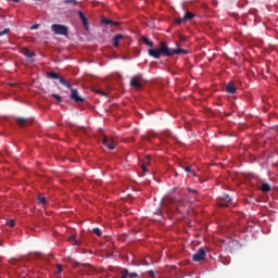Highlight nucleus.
<instances>
[{
  "mask_svg": "<svg viewBox=\"0 0 278 278\" xmlns=\"http://www.w3.org/2000/svg\"><path fill=\"white\" fill-rule=\"evenodd\" d=\"M148 53L151 58H154L155 60H160V55L170 58V51L168 50V45H166V41L160 42V49H149Z\"/></svg>",
  "mask_w": 278,
  "mask_h": 278,
  "instance_id": "1",
  "label": "nucleus"
},
{
  "mask_svg": "<svg viewBox=\"0 0 278 278\" xmlns=\"http://www.w3.org/2000/svg\"><path fill=\"white\" fill-rule=\"evenodd\" d=\"M51 31H53L55 36H66L68 34V27L62 24H52Z\"/></svg>",
  "mask_w": 278,
  "mask_h": 278,
  "instance_id": "2",
  "label": "nucleus"
},
{
  "mask_svg": "<svg viewBox=\"0 0 278 278\" xmlns=\"http://www.w3.org/2000/svg\"><path fill=\"white\" fill-rule=\"evenodd\" d=\"M143 81L144 78H142V75L138 74L131 77L129 86L130 88H135V90H140V88H142Z\"/></svg>",
  "mask_w": 278,
  "mask_h": 278,
  "instance_id": "3",
  "label": "nucleus"
},
{
  "mask_svg": "<svg viewBox=\"0 0 278 278\" xmlns=\"http://www.w3.org/2000/svg\"><path fill=\"white\" fill-rule=\"evenodd\" d=\"M15 122L17 127H29V125L34 124V119L25 118V117H16Z\"/></svg>",
  "mask_w": 278,
  "mask_h": 278,
  "instance_id": "4",
  "label": "nucleus"
},
{
  "mask_svg": "<svg viewBox=\"0 0 278 278\" xmlns=\"http://www.w3.org/2000/svg\"><path fill=\"white\" fill-rule=\"evenodd\" d=\"M102 144H104V147H108V149H110V151H114V149L116 148V141H114V139L104 136L102 139Z\"/></svg>",
  "mask_w": 278,
  "mask_h": 278,
  "instance_id": "5",
  "label": "nucleus"
},
{
  "mask_svg": "<svg viewBox=\"0 0 278 278\" xmlns=\"http://www.w3.org/2000/svg\"><path fill=\"white\" fill-rule=\"evenodd\" d=\"M193 262H202L205 260V249L200 248L195 254L192 256Z\"/></svg>",
  "mask_w": 278,
  "mask_h": 278,
  "instance_id": "6",
  "label": "nucleus"
},
{
  "mask_svg": "<svg viewBox=\"0 0 278 278\" xmlns=\"http://www.w3.org/2000/svg\"><path fill=\"white\" fill-rule=\"evenodd\" d=\"M168 51H169V58L175 54L176 55H187V53H188V50H185L181 48H176V49L168 48Z\"/></svg>",
  "mask_w": 278,
  "mask_h": 278,
  "instance_id": "7",
  "label": "nucleus"
},
{
  "mask_svg": "<svg viewBox=\"0 0 278 278\" xmlns=\"http://www.w3.org/2000/svg\"><path fill=\"white\" fill-rule=\"evenodd\" d=\"M71 99L75 101V103H84V98L79 97L77 89H71Z\"/></svg>",
  "mask_w": 278,
  "mask_h": 278,
  "instance_id": "8",
  "label": "nucleus"
},
{
  "mask_svg": "<svg viewBox=\"0 0 278 278\" xmlns=\"http://www.w3.org/2000/svg\"><path fill=\"white\" fill-rule=\"evenodd\" d=\"M236 85L233 84V81H229L227 85H226V92H228V94H236Z\"/></svg>",
  "mask_w": 278,
  "mask_h": 278,
  "instance_id": "9",
  "label": "nucleus"
},
{
  "mask_svg": "<svg viewBox=\"0 0 278 278\" xmlns=\"http://www.w3.org/2000/svg\"><path fill=\"white\" fill-rule=\"evenodd\" d=\"M101 23H103V25H115V27H118V25H121V22H114L105 16L101 17Z\"/></svg>",
  "mask_w": 278,
  "mask_h": 278,
  "instance_id": "10",
  "label": "nucleus"
},
{
  "mask_svg": "<svg viewBox=\"0 0 278 278\" xmlns=\"http://www.w3.org/2000/svg\"><path fill=\"white\" fill-rule=\"evenodd\" d=\"M77 14L83 23V26L85 27V29H88V18L86 17V15L84 14V12L81 11H77Z\"/></svg>",
  "mask_w": 278,
  "mask_h": 278,
  "instance_id": "11",
  "label": "nucleus"
},
{
  "mask_svg": "<svg viewBox=\"0 0 278 278\" xmlns=\"http://www.w3.org/2000/svg\"><path fill=\"white\" fill-rule=\"evenodd\" d=\"M197 16V14L190 12V11H186L185 15L182 16V21H192V18H194Z\"/></svg>",
  "mask_w": 278,
  "mask_h": 278,
  "instance_id": "12",
  "label": "nucleus"
},
{
  "mask_svg": "<svg viewBox=\"0 0 278 278\" xmlns=\"http://www.w3.org/2000/svg\"><path fill=\"white\" fill-rule=\"evenodd\" d=\"M125 37L122 34H117L114 38H113V47H118L121 40H123Z\"/></svg>",
  "mask_w": 278,
  "mask_h": 278,
  "instance_id": "13",
  "label": "nucleus"
},
{
  "mask_svg": "<svg viewBox=\"0 0 278 278\" xmlns=\"http://www.w3.org/2000/svg\"><path fill=\"white\" fill-rule=\"evenodd\" d=\"M219 201H224L225 203H231V197L227 193H223L218 197Z\"/></svg>",
  "mask_w": 278,
  "mask_h": 278,
  "instance_id": "14",
  "label": "nucleus"
},
{
  "mask_svg": "<svg viewBox=\"0 0 278 278\" xmlns=\"http://www.w3.org/2000/svg\"><path fill=\"white\" fill-rule=\"evenodd\" d=\"M68 242H74L75 247H80L81 241L77 240V237L75 235L68 237Z\"/></svg>",
  "mask_w": 278,
  "mask_h": 278,
  "instance_id": "15",
  "label": "nucleus"
},
{
  "mask_svg": "<svg viewBox=\"0 0 278 278\" xmlns=\"http://www.w3.org/2000/svg\"><path fill=\"white\" fill-rule=\"evenodd\" d=\"M23 55H25V58H34V55H36V53H34V51H30L28 48H24Z\"/></svg>",
  "mask_w": 278,
  "mask_h": 278,
  "instance_id": "16",
  "label": "nucleus"
},
{
  "mask_svg": "<svg viewBox=\"0 0 278 278\" xmlns=\"http://www.w3.org/2000/svg\"><path fill=\"white\" fill-rule=\"evenodd\" d=\"M141 41L143 45H147V47H150L151 49H153V42L151 40H149V38L141 37Z\"/></svg>",
  "mask_w": 278,
  "mask_h": 278,
  "instance_id": "17",
  "label": "nucleus"
},
{
  "mask_svg": "<svg viewBox=\"0 0 278 278\" xmlns=\"http://www.w3.org/2000/svg\"><path fill=\"white\" fill-rule=\"evenodd\" d=\"M47 77H49L50 79H60V74H58L55 72H49L47 74Z\"/></svg>",
  "mask_w": 278,
  "mask_h": 278,
  "instance_id": "18",
  "label": "nucleus"
},
{
  "mask_svg": "<svg viewBox=\"0 0 278 278\" xmlns=\"http://www.w3.org/2000/svg\"><path fill=\"white\" fill-rule=\"evenodd\" d=\"M167 203H182V201L173 197V195H170V197L167 198Z\"/></svg>",
  "mask_w": 278,
  "mask_h": 278,
  "instance_id": "19",
  "label": "nucleus"
},
{
  "mask_svg": "<svg viewBox=\"0 0 278 278\" xmlns=\"http://www.w3.org/2000/svg\"><path fill=\"white\" fill-rule=\"evenodd\" d=\"M60 84H62V86H65V88H68L71 90V84H68V81H66V79L60 77L58 78Z\"/></svg>",
  "mask_w": 278,
  "mask_h": 278,
  "instance_id": "20",
  "label": "nucleus"
},
{
  "mask_svg": "<svg viewBox=\"0 0 278 278\" xmlns=\"http://www.w3.org/2000/svg\"><path fill=\"white\" fill-rule=\"evenodd\" d=\"M261 190H262V192H270V185L264 182V184L261 186Z\"/></svg>",
  "mask_w": 278,
  "mask_h": 278,
  "instance_id": "21",
  "label": "nucleus"
},
{
  "mask_svg": "<svg viewBox=\"0 0 278 278\" xmlns=\"http://www.w3.org/2000/svg\"><path fill=\"white\" fill-rule=\"evenodd\" d=\"M37 199L39 203H41V205H45V203H47V199L42 194H39Z\"/></svg>",
  "mask_w": 278,
  "mask_h": 278,
  "instance_id": "22",
  "label": "nucleus"
},
{
  "mask_svg": "<svg viewBox=\"0 0 278 278\" xmlns=\"http://www.w3.org/2000/svg\"><path fill=\"white\" fill-rule=\"evenodd\" d=\"M93 233H96V236H98V238H101L103 236V232H101V229H99V228H93Z\"/></svg>",
  "mask_w": 278,
  "mask_h": 278,
  "instance_id": "23",
  "label": "nucleus"
},
{
  "mask_svg": "<svg viewBox=\"0 0 278 278\" xmlns=\"http://www.w3.org/2000/svg\"><path fill=\"white\" fill-rule=\"evenodd\" d=\"M127 277H129V269H124L121 278H127Z\"/></svg>",
  "mask_w": 278,
  "mask_h": 278,
  "instance_id": "24",
  "label": "nucleus"
},
{
  "mask_svg": "<svg viewBox=\"0 0 278 278\" xmlns=\"http://www.w3.org/2000/svg\"><path fill=\"white\" fill-rule=\"evenodd\" d=\"M97 94H101V97H108V93L101 89L96 90Z\"/></svg>",
  "mask_w": 278,
  "mask_h": 278,
  "instance_id": "25",
  "label": "nucleus"
},
{
  "mask_svg": "<svg viewBox=\"0 0 278 278\" xmlns=\"http://www.w3.org/2000/svg\"><path fill=\"white\" fill-rule=\"evenodd\" d=\"M52 97L58 100L59 103H62V97L58 96V93H52Z\"/></svg>",
  "mask_w": 278,
  "mask_h": 278,
  "instance_id": "26",
  "label": "nucleus"
},
{
  "mask_svg": "<svg viewBox=\"0 0 278 278\" xmlns=\"http://www.w3.org/2000/svg\"><path fill=\"white\" fill-rule=\"evenodd\" d=\"M229 202H218L217 203V205L219 206V207H229V204H228Z\"/></svg>",
  "mask_w": 278,
  "mask_h": 278,
  "instance_id": "27",
  "label": "nucleus"
},
{
  "mask_svg": "<svg viewBox=\"0 0 278 278\" xmlns=\"http://www.w3.org/2000/svg\"><path fill=\"white\" fill-rule=\"evenodd\" d=\"M65 4L72 3L73 5H77V0H64Z\"/></svg>",
  "mask_w": 278,
  "mask_h": 278,
  "instance_id": "28",
  "label": "nucleus"
},
{
  "mask_svg": "<svg viewBox=\"0 0 278 278\" xmlns=\"http://www.w3.org/2000/svg\"><path fill=\"white\" fill-rule=\"evenodd\" d=\"M5 34H10V28H4L3 30H0V36H5Z\"/></svg>",
  "mask_w": 278,
  "mask_h": 278,
  "instance_id": "29",
  "label": "nucleus"
},
{
  "mask_svg": "<svg viewBox=\"0 0 278 278\" xmlns=\"http://www.w3.org/2000/svg\"><path fill=\"white\" fill-rule=\"evenodd\" d=\"M8 227H14L16 224L14 223V219H10L7 222Z\"/></svg>",
  "mask_w": 278,
  "mask_h": 278,
  "instance_id": "30",
  "label": "nucleus"
},
{
  "mask_svg": "<svg viewBox=\"0 0 278 278\" xmlns=\"http://www.w3.org/2000/svg\"><path fill=\"white\" fill-rule=\"evenodd\" d=\"M181 23H186V20H184V17L176 18L177 25H181Z\"/></svg>",
  "mask_w": 278,
  "mask_h": 278,
  "instance_id": "31",
  "label": "nucleus"
},
{
  "mask_svg": "<svg viewBox=\"0 0 278 278\" xmlns=\"http://www.w3.org/2000/svg\"><path fill=\"white\" fill-rule=\"evenodd\" d=\"M222 263H223L225 266H227V265H229L230 261L227 260V258H223V260H222Z\"/></svg>",
  "mask_w": 278,
  "mask_h": 278,
  "instance_id": "32",
  "label": "nucleus"
},
{
  "mask_svg": "<svg viewBox=\"0 0 278 278\" xmlns=\"http://www.w3.org/2000/svg\"><path fill=\"white\" fill-rule=\"evenodd\" d=\"M128 277H138V274L137 273H129L128 271Z\"/></svg>",
  "mask_w": 278,
  "mask_h": 278,
  "instance_id": "33",
  "label": "nucleus"
},
{
  "mask_svg": "<svg viewBox=\"0 0 278 278\" xmlns=\"http://www.w3.org/2000/svg\"><path fill=\"white\" fill-rule=\"evenodd\" d=\"M38 27H40V24H35V25L30 26V29H38Z\"/></svg>",
  "mask_w": 278,
  "mask_h": 278,
  "instance_id": "34",
  "label": "nucleus"
},
{
  "mask_svg": "<svg viewBox=\"0 0 278 278\" xmlns=\"http://www.w3.org/2000/svg\"><path fill=\"white\" fill-rule=\"evenodd\" d=\"M184 168H185L186 173H190V170H191L190 166H187V167H184Z\"/></svg>",
  "mask_w": 278,
  "mask_h": 278,
  "instance_id": "35",
  "label": "nucleus"
},
{
  "mask_svg": "<svg viewBox=\"0 0 278 278\" xmlns=\"http://www.w3.org/2000/svg\"><path fill=\"white\" fill-rule=\"evenodd\" d=\"M189 190V192H194V194H199V192L197 191V190H193V189H188Z\"/></svg>",
  "mask_w": 278,
  "mask_h": 278,
  "instance_id": "36",
  "label": "nucleus"
},
{
  "mask_svg": "<svg viewBox=\"0 0 278 278\" xmlns=\"http://www.w3.org/2000/svg\"><path fill=\"white\" fill-rule=\"evenodd\" d=\"M148 273H149V275H150L151 277H154V275H155V273H153V270H149Z\"/></svg>",
  "mask_w": 278,
  "mask_h": 278,
  "instance_id": "37",
  "label": "nucleus"
},
{
  "mask_svg": "<svg viewBox=\"0 0 278 278\" xmlns=\"http://www.w3.org/2000/svg\"><path fill=\"white\" fill-rule=\"evenodd\" d=\"M142 172L147 173V165H142Z\"/></svg>",
  "mask_w": 278,
  "mask_h": 278,
  "instance_id": "38",
  "label": "nucleus"
},
{
  "mask_svg": "<svg viewBox=\"0 0 278 278\" xmlns=\"http://www.w3.org/2000/svg\"><path fill=\"white\" fill-rule=\"evenodd\" d=\"M58 270H59V273H61V270H62V265H58Z\"/></svg>",
  "mask_w": 278,
  "mask_h": 278,
  "instance_id": "39",
  "label": "nucleus"
},
{
  "mask_svg": "<svg viewBox=\"0 0 278 278\" xmlns=\"http://www.w3.org/2000/svg\"><path fill=\"white\" fill-rule=\"evenodd\" d=\"M156 214H162V210H159V212Z\"/></svg>",
  "mask_w": 278,
  "mask_h": 278,
  "instance_id": "40",
  "label": "nucleus"
},
{
  "mask_svg": "<svg viewBox=\"0 0 278 278\" xmlns=\"http://www.w3.org/2000/svg\"><path fill=\"white\" fill-rule=\"evenodd\" d=\"M10 86H16V84H11Z\"/></svg>",
  "mask_w": 278,
  "mask_h": 278,
  "instance_id": "41",
  "label": "nucleus"
},
{
  "mask_svg": "<svg viewBox=\"0 0 278 278\" xmlns=\"http://www.w3.org/2000/svg\"><path fill=\"white\" fill-rule=\"evenodd\" d=\"M147 264V266H149V264L148 263H146Z\"/></svg>",
  "mask_w": 278,
  "mask_h": 278,
  "instance_id": "42",
  "label": "nucleus"
}]
</instances>
